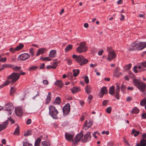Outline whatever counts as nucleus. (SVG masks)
<instances>
[{
  "label": "nucleus",
  "mask_w": 146,
  "mask_h": 146,
  "mask_svg": "<svg viewBox=\"0 0 146 146\" xmlns=\"http://www.w3.org/2000/svg\"><path fill=\"white\" fill-rule=\"evenodd\" d=\"M133 83L134 85L139 90L142 92L145 91L146 85L143 82L137 79H134L133 80Z\"/></svg>",
  "instance_id": "nucleus-1"
},
{
  "label": "nucleus",
  "mask_w": 146,
  "mask_h": 146,
  "mask_svg": "<svg viewBox=\"0 0 146 146\" xmlns=\"http://www.w3.org/2000/svg\"><path fill=\"white\" fill-rule=\"evenodd\" d=\"M49 114L54 119H56L58 118L57 114L58 111L55 108L52 106H50L49 108Z\"/></svg>",
  "instance_id": "nucleus-2"
},
{
  "label": "nucleus",
  "mask_w": 146,
  "mask_h": 146,
  "mask_svg": "<svg viewBox=\"0 0 146 146\" xmlns=\"http://www.w3.org/2000/svg\"><path fill=\"white\" fill-rule=\"evenodd\" d=\"M107 50L108 52V57L106 58L107 60L111 61L116 58V54L111 47H108Z\"/></svg>",
  "instance_id": "nucleus-3"
},
{
  "label": "nucleus",
  "mask_w": 146,
  "mask_h": 146,
  "mask_svg": "<svg viewBox=\"0 0 146 146\" xmlns=\"http://www.w3.org/2000/svg\"><path fill=\"white\" fill-rule=\"evenodd\" d=\"M87 48L86 46V43L84 42H82L80 43L79 46L77 47L76 49L77 52L79 53H82L86 51Z\"/></svg>",
  "instance_id": "nucleus-4"
},
{
  "label": "nucleus",
  "mask_w": 146,
  "mask_h": 146,
  "mask_svg": "<svg viewBox=\"0 0 146 146\" xmlns=\"http://www.w3.org/2000/svg\"><path fill=\"white\" fill-rule=\"evenodd\" d=\"M20 77V74L19 73H13L11 75L7 77L8 79H11V82L13 84L14 82L17 81L19 78Z\"/></svg>",
  "instance_id": "nucleus-5"
},
{
  "label": "nucleus",
  "mask_w": 146,
  "mask_h": 146,
  "mask_svg": "<svg viewBox=\"0 0 146 146\" xmlns=\"http://www.w3.org/2000/svg\"><path fill=\"white\" fill-rule=\"evenodd\" d=\"M76 60L80 66L83 65L88 62V60L82 55L78 56Z\"/></svg>",
  "instance_id": "nucleus-6"
},
{
  "label": "nucleus",
  "mask_w": 146,
  "mask_h": 146,
  "mask_svg": "<svg viewBox=\"0 0 146 146\" xmlns=\"http://www.w3.org/2000/svg\"><path fill=\"white\" fill-rule=\"evenodd\" d=\"M132 46L136 47L139 50H142L146 46V43L145 42L139 43L134 42L133 43Z\"/></svg>",
  "instance_id": "nucleus-7"
},
{
  "label": "nucleus",
  "mask_w": 146,
  "mask_h": 146,
  "mask_svg": "<svg viewBox=\"0 0 146 146\" xmlns=\"http://www.w3.org/2000/svg\"><path fill=\"white\" fill-rule=\"evenodd\" d=\"M63 115L64 116L68 115L70 111V106L69 104H66L62 109Z\"/></svg>",
  "instance_id": "nucleus-8"
},
{
  "label": "nucleus",
  "mask_w": 146,
  "mask_h": 146,
  "mask_svg": "<svg viewBox=\"0 0 146 146\" xmlns=\"http://www.w3.org/2000/svg\"><path fill=\"white\" fill-rule=\"evenodd\" d=\"M30 55L27 53H25L20 54L18 57V59L20 61H24L29 58Z\"/></svg>",
  "instance_id": "nucleus-9"
},
{
  "label": "nucleus",
  "mask_w": 146,
  "mask_h": 146,
  "mask_svg": "<svg viewBox=\"0 0 146 146\" xmlns=\"http://www.w3.org/2000/svg\"><path fill=\"white\" fill-rule=\"evenodd\" d=\"M74 135V133H73L66 132L65 133V137L66 140L68 141H71L72 140Z\"/></svg>",
  "instance_id": "nucleus-10"
},
{
  "label": "nucleus",
  "mask_w": 146,
  "mask_h": 146,
  "mask_svg": "<svg viewBox=\"0 0 146 146\" xmlns=\"http://www.w3.org/2000/svg\"><path fill=\"white\" fill-rule=\"evenodd\" d=\"M5 110L8 111H12L13 110L14 107L13 104L10 103H8L3 108Z\"/></svg>",
  "instance_id": "nucleus-11"
},
{
  "label": "nucleus",
  "mask_w": 146,
  "mask_h": 146,
  "mask_svg": "<svg viewBox=\"0 0 146 146\" xmlns=\"http://www.w3.org/2000/svg\"><path fill=\"white\" fill-rule=\"evenodd\" d=\"M93 124L92 121L89 120L88 122L87 121H85L84 125V128L85 130H87L89 128L91 127Z\"/></svg>",
  "instance_id": "nucleus-12"
},
{
  "label": "nucleus",
  "mask_w": 146,
  "mask_h": 146,
  "mask_svg": "<svg viewBox=\"0 0 146 146\" xmlns=\"http://www.w3.org/2000/svg\"><path fill=\"white\" fill-rule=\"evenodd\" d=\"M15 111L16 114L18 116L21 115L23 113V110L21 107H17L15 108Z\"/></svg>",
  "instance_id": "nucleus-13"
},
{
  "label": "nucleus",
  "mask_w": 146,
  "mask_h": 146,
  "mask_svg": "<svg viewBox=\"0 0 146 146\" xmlns=\"http://www.w3.org/2000/svg\"><path fill=\"white\" fill-rule=\"evenodd\" d=\"M83 135L82 133L78 134L74 137V142L75 143H77L83 137Z\"/></svg>",
  "instance_id": "nucleus-14"
},
{
  "label": "nucleus",
  "mask_w": 146,
  "mask_h": 146,
  "mask_svg": "<svg viewBox=\"0 0 146 146\" xmlns=\"http://www.w3.org/2000/svg\"><path fill=\"white\" fill-rule=\"evenodd\" d=\"M116 85V89L115 92V98L117 100H119V93L120 92V86L118 84H117Z\"/></svg>",
  "instance_id": "nucleus-15"
},
{
  "label": "nucleus",
  "mask_w": 146,
  "mask_h": 146,
  "mask_svg": "<svg viewBox=\"0 0 146 146\" xmlns=\"http://www.w3.org/2000/svg\"><path fill=\"white\" fill-rule=\"evenodd\" d=\"M46 50V49L45 48H39L37 51V53L36 56H38L40 54H43L45 52Z\"/></svg>",
  "instance_id": "nucleus-16"
},
{
  "label": "nucleus",
  "mask_w": 146,
  "mask_h": 146,
  "mask_svg": "<svg viewBox=\"0 0 146 146\" xmlns=\"http://www.w3.org/2000/svg\"><path fill=\"white\" fill-rule=\"evenodd\" d=\"M8 123L7 120L5 121L3 124H0V131L5 129L7 127Z\"/></svg>",
  "instance_id": "nucleus-17"
},
{
  "label": "nucleus",
  "mask_w": 146,
  "mask_h": 146,
  "mask_svg": "<svg viewBox=\"0 0 146 146\" xmlns=\"http://www.w3.org/2000/svg\"><path fill=\"white\" fill-rule=\"evenodd\" d=\"M51 93L49 92L48 93L47 98L45 100V104H48L51 101Z\"/></svg>",
  "instance_id": "nucleus-18"
},
{
  "label": "nucleus",
  "mask_w": 146,
  "mask_h": 146,
  "mask_svg": "<svg viewBox=\"0 0 146 146\" xmlns=\"http://www.w3.org/2000/svg\"><path fill=\"white\" fill-rule=\"evenodd\" d=\"M56 51L54 50H51L49 53V56L50 58H54L56 55Z\"/></svg>",
  "instance_id": "nucleus-19"
},
{
  "label": "nucleus",
  "mask_w": 146,
  "mask_h": 146,
  "mask_svg": "<svg viewBox=\"0 0 146 146\" xmlns=\"http://www.w3.org/2000/svg\"><path fill=\"white\" fill-rule=\"evenodd\" d=\"M70 90L73 94L78 92L80 91V89L79 87H73L70 89Z\"/></svg>",
  "instance_id": "nucleus-20"
},
{
  "label": "nucleus",
  "mask_w": 146,
  "mask_h": 146,
  "mask_svg": "<svg viewBox=\"0 0 146 146\" xmlns=\"http://www.w3.org/2000/svg\"><path fill=\"white\" fill-rule=\"evenodd\" d=\"M90 132H88L86 135L84 137V140L85 141H87L90 140L91 139V137L90 136Z\"/></svg>",
  "instance_id": "nucleus-21"
},
{
  "label": "nucleus",
  "mask_w": 146,
  "mask_h": 146,
  "mask_svg": "<svg viewBox=\"0 0 146 146\" xmlns=\"http://www.w3.org/2000/svg\"><path fill=\"white\" fill-rule=\"evenodd\" d=\"M115 87L113 86H111L110 89H109V94L112 95H114V92H115Z\"/></svg>",
  "instance_id": "nucleus-22"
},
{
  "label": "nucleus",
  "mask_w": 146,
  "mask_h": 146,
  "mask_svg": "<svg viewBox=\"0 0 146 146\" xmlns=\"http://www.w3.org/2000/svg\"><path fill=\"white\" fill-rule=\"evenodd\" d=\"M85 89L86 92L89 94L91 92L92 88L90 86L87 85Z\"/></svg>",
  "instance_id": "nucleus-23"
},
{
  "label": "nucleus",
  "mask_w": 146,
  "mask_h": 146,
  "mask_svg": "<svg viewBox=\"0 0 146 146\" xmlns=\"http://www.w3.org/2000/svg\"><path fill=\"white\" fill-rule=\"evenodd\" d=\"M80 72V71L78 69H74L73 70V74L74 77H76L77 76Z\"/></svg>",
  "instance_id": "nucleus-24"
},
{
  "label": "nucleus",
  "mask_w": 146,
  "mask_h": 146,
  "mask_svg": "<svg viewBox=\"0 0 146 146\" xmlns=\"http://www.w3.org/2000/svg\"><path fill=\"white\" fill-rule=\"evenodd\" d=\"M55 84L58 87L61 88L63 86V83L60 80H57L55 82Z\"/></svg>",
  "instance_id": "nucleus-25"
},
{
  "label": "nucleus",
  "mask_w": 146,
  "mask_h": 146,
  "mask_svg": "<svg viewBox=\"0 0 146 146\" xmlns=\"http://www.w3.org/2000/svg\"><path fill=\"white\" fill-rule=\"evenodd\" d=\"M139 112V109L137 107L134 108L131 111L132 113H137Z\"/></svg>",
  "instance_id": "nucleus-26"
},
{
  "label": "nucleus",
  "mask_w": 146,
  "mask_h": 146,
  "mask_svg": "<svg viewBox=\"0 0 146 146\" xmlns=\"http://www.w3.org/2000/svg\"><path fill=\"white\" fill-rule=\"evenodd\" d=\"M24 47V45L21 43H20L19 45L16 46L15 48L17 51H19L22 49Z\"/></svg>",
  "instance_id": "nucleus-27"
},
{
  "label": "nucleus",
  "mask_w": 146,
  "mask_h": 146,
  "mask_svg": "<svg viewBox=\"0 0 146 146\" xmlns=\"http://www.w3.org/2000/svg\"><path fill=\"white\" fill-rule=\"evenodd\" d=\"M23 146H32V145L29 143L27 140L25 139L23 142Z\"/></svg>",
  "instance_id": "nucleus-28"
},
{
  "label": "nucleus",
  "mask_w": 146,
  "mask_h": 146,
  "mask_svg": "<svg viewBox=\"0 0 146 146\" xmlns=\"http://www.w3.org/2000/svg\"><path fill=\"white\" fill-rule=\"evenodd\" d=\"M16 90V88L14 87H11L10 90V94L12 95L15 92Z\"/></svg>",
  "instance_id": "nucleus-29"
},
{
  "label": "nucleus",
  "mask_w": 146,
  "mask_h": 146,
  "mask_svg": "<svg viewBox=\"0 0 146 146\" xmlns=\"http://www.w3.org/2000/svg\"><path fill=\"white\" fill-rule=\"evenodd\" d=\"M42 144L44 146H50V143L49 141H43Z\"/></svg>",
  "instance_id": "nucleus-30"
},
{
  "label": "nucleus",
  "mask_w": 146,
  "mask_h": 146,
  "mask_svg": "<svg viewBox=\"0 0 146 146\" xmlns=\"http://www.w3.org/2000/svg\"><path fill=\"white\" fill-rule=\"evenodd\" d=\"M140 146H145L146 145V140L144 139H141L140 142Z\"/></svg>",
  "instance_id": "nucleus-31"
},
{
  "label": "nucleus",
  "mask_w": 146,
  "mask_h": 146,
  "mask_svg": "<svg viewBox=\"0 0 146 146\" xmlns=\"http://www.w3.org/2000/svg\"><path fill=\"white\" fill-rule=\"evenodd\" d=\"M146 104V98H145L142 100L140 102V105L142 106H143L145 105Z\"/></svg>",
  "instance_id": "nucleus-32"
},
{
  "label": "nucleus",
  "mask_w": 146,
  "mask_h": 146,
  "mask_svg": "<svg viewBox=\"0 0 146 146\" xmlns=\"http://www.w3.org/2000/svg\"><path fill=\"white\" fill-rule=\"evenodd\" d=\"M38 67L36 66H32L29 68L28 69V70L30 71H33L34 70H36L37 69H38Z\"/></svg>",
  "instance_id": "nucleus-33"
},
{
  "label": "nucleus",
  "mask_w": 146,
  "mask_h": 146,
  "mask_svg": "<svg viewBox=\"0 0 146 146\" xmlns=\"http://www.w3.org/2000/svg\"><path fill=\"white\" fill-rule=\"evenodd\" d=\"M19 133V126H17V127L15 129L14 132V134L16 135H18Z\"/></svg>",
  "instance_id": "nucleus-34"
},
{
  "label": "nucleus",
  "mask_w": 146,
  "mask_h": 146,
  "mask_svg": "<svg viewBox=\"0 0 146 146\" xmlns=\"http://www.w3.org/2000/svg\"><path fill=\"white\" fill-rule=\"evenodd\" d=\"M101 92L104 94H107L108 92V91L106 87H103L101 90Z\"/></svg>",
  "instance_id": "nucleus-35"
},
{
  "label": "nucleus",
  "mask_w": 146,
  "mask_h": 146,
  "mask_svg": "<svg viewBox=\"0 0 146 146\" xmlns=\"http://www.w3.org/2000/svg\"><path fill=\"white\" fill-rule=\"evenodd\" d=\"M60 98L57 97L55 99L54 103L57 104H59L60 103Z\"/></svg>",
  "instance_id": "nucleus-36"
},
{
  "label": "nucleus",
  "mask_w": 146,
  "mask_h": 146,
  "mask_svg": "<svg viewBox=\"0 0 146 146\" xmlns=\"http://www.w3.org/2000/svg\"><path fill=\"white\" fill-rule=\"evenodd\" d=\"M132 134H134L135 137L139 133V131H136L135 129H133L132 130Z\"/></svg>",
  "instance_id": "nucleus-37"
},
{
  "label": "nucleus",
  "mask_w": 146,
  "mask_h": 146,
  "mask_svg": "<svg viewBox=\"0 0 146 146\" xmlns=\"http://www.w3.org/2000/svg\"><path fill=\"white\" fill-rule=\"evenodd\" d=\"M72 47V45H69L67 46L66 48H65V50L66 52H67L70 50H71Z\"/></svg>",
  "instance_id": "nucleus-38"
},
{
  "label": "nucleus",
  "mask_w": 146,
  "mask_h": 146,
  "mask_svg": "<svg viewBox=\"0 0 146 146\" xmlns=\"http://www.w3.org/2000/svg\"><path fill=\"white\" fill-rule=\"evenodd\" d=\"M41 59L43 60V61H50L52 60V59H51L50 57H44L42 58H40Z\"/></svg>",
  "instance_id": "nucleus-39"
},
{
  "label": "nucleus",
  "mask_w": 146,
  "mask_h": 146,
  "mask_svg": "<svg viewBox=\"0 0 146 146\" xmlns=\"http://www.w3.org/2000/svg\"><path fill=\"white\" fill-rule=\"evenodd\" d=\"M29 52L31 54V56L32 57L33 56L34 54V52L33 50V48H31L29 50Z\"/></svg>",
  "instance_id": "nucleus-40"
},
{
  "label": "nucleus",
  "mask_w": 146,
  "mask_h": 146,
  "mask_svg": "<svg viewBox=\"0 0 146 146\" xmlns=\"http://www.w3.org/2000/svg\"><path fill=\"white\" fill-rule=\"evenodd\" d=\"M32 134L31 131V130L28 131L26 132L25 133L24 136H28L31 135Z\"/></svg>",
  "instance_id": "nucleus-41"
},
{
  "label": "nucleus",
  "mask_w": 146,
  "mask_h": 146,
  "mask_svg": "<svg viewBox=\"0 0 146 146\" xmlns=\"http://www.w3.org/2000/svg\"><path fill=\"white\" fill-rule=\"evenodd\" d=\"M126 88V86L122 84L121 86V90L122 91V92H124Z\"/></svg>",
  "instance_id": "nucleus-42"
},
{
  "label": "nucleus",
  "mask_w": 146,
  "mask_h": 146,
  "mask_svg": "<svg viewBox=\"0 0 146 146\" xmlns=\"http://www.w3.org/2000/svg\"><path fill=\"white\" fill-rule=\"evenodd\" d=\"M57 62H54L53 63L52 65L51 66L52 68L53 69L55 68L57 66Z\"/></svg>",
  "instance_id": "nucleus-43"
},
{
  "label": "nucleus",
  "mask_w": 146,
  "mask_h": 146,
  "mask_svg": "<svg viewBox=\"0 0 146 146\" xmlns=\"http://www.w3.org/2000/svg\"><path fill=\"white\" fill-rule=\"evenodd\" d=\"M10 82L8 80L6 81L1 86H6L9 84Z\"/></svg>",
  "instance_id": "nucleus-44"
},
{
  "label": "nucleus",
  "mask_w": 146,
  "mask_h": 146,
  "mask_svg": "<svg viewBox=\"0 0 146 146\" xmlns=\"http://www.w3.org/2000/svg\"><path fill=\"white\" fill-rule=\"evenodd\" d=\"M106 111L108 113H110L111 112V108L109 107L106 109Z\"/></svg>",
  "instance_id": "nucleus-45"
},
{
  "label": "nucleus",
  "mask_w": 146,
  "mask_h": 146,
  "mask_svg": "<svg viewBox=\"0 0 146 146\" xmlns=\"http://www.w3.org/2000/svg\"><path fill=\"white\" fill-rule=\"evenodd\" d=\"M21 68V67L20 66H15L13 68V69L15 71H18Z\"/></svg>",
  "instance_id": "nucleus-46"
},
{
  "label": "nucleus",
  "mask_w": 146,
  "mask_h": 146,
  "mask_svg": "<svg viewBox=\"0 0 146 146\" xmlns=\"http://www.w3.org/2000/svg\"><path fill=\"white\" fill-rule=\"evenodd\" d=\"M9 51L10 52H12V53H13L16 51H17L15 50V48H14L13 47H11L10 48Z\"/></svg>",
  "instance_id": "nucleus-47"
},
{
  "label": "nucleus",
  "mask_w": 146,
  "mask_h": 146,
  "mask_svg": "<svg viewBox=\"0 0 146 146\" xmlns=\"http://www.w3.org/2000/svg\"><path fill=\"white\" fill-rule=\"evenodd\" d=\"M84 81L85 82L86 84H88L89 83V80L88 77L87 76L85 77L84 78Z\"/></svg>",
  "instance_id": "nucleus-48"
},
{
  "label": "nucleus",
  "mask_w": 146,
  "mask_h": 146,
  "mask_svg": "<svg viewBox=\"0 0 146 146\" xmlns=\"http://www.w3.org/2000/svg\"><path fill=\"white\" fill-rule=\"evenodd\" d=\"M131 66V64H127L125 66V68L127 70H128L130 68Z\"/></svg>",
  "instance_id": "nucleus-49"
},
{
  "label": "nucleus",
  "mask_w": 146,
  "mask_h": 146,
  "mask_svg": "<svg viewBox=\"0 0 146 146\" xmlns=\"http://www.w3.org/2000/svg\"><path fill=\"white\" fill-rule=\"evenodd\" d=\"M7 60V58L6 57L4 58H0V62H5Z\"/></svg>",
  "instance_id": "nucleus-50"
},
{
  "label": "nucleus",
  "mask_w": 146,
  "mask_h": 146,
  "mask_svg": "<svg viewBox=\"0 0 146 146\" xmlns=\"http://www.w3.org/2000/svg\"><path fill=\"white\" fill-rule=\"evenodd\" d=\"M2 67H4L5 68H9L10 67V66L9 64H3L2 65Z\"/></svg>",
  "instance_id": "nucleus-51"
},
{
  "label": "nucleus",
  "mask_w": 146,
  "mask_h": 146,
  "mask_svg": "<svg viewBox=\"0 0 146 146\" xmlns=\"http://www.w3.org/2000/svg\"><path fill=\"white\" fill-rule=\"evenodd\" d=\"M66 60L68 65H70L71 64L72 62L69 59H67Z\"/></svg>",
  "instance_id": "nucleus-52"
},
{
  "label": "nucleus",
  "mask_w": 146,
  "mask_h": 146,
  "mask_svg": "<svg viewBox=\"0 0 146 146\" xmlns=\"http://www.w3.org/2000/svg\"><path fill=\"white\" fill-rule=\"evenodd\" d=\"M141 64L142 66L146 68V62H141Z\"/></svg>",
  "instance_id": "nucleus-53"
},
{
  "label": "nucleus",
  "mask_w": 146,
  "mask_h": 146,
  "mask_svg": "<svg viewBox=\"0 0 146 146\" xmlns=\"http://www.w3.org/2000/svg\"><path fill=\"white\" fill-rule=\"evenodd\" d=\"M40 138L38 137L36 139L35 142L37 143H40Z\"/></svg>",
  "instance_id": "nucleus-54"
},
{
  "label": "nucleus",
  "mask_w": 146,
  "mask_h": 146,
  "mask_svg": "<svg viewBox=\"0 0 146 146\" xmlns=\"http://www.w3.org/2000/svg\"><path fill=\"white\" fill-rule=\"evenodd\" d=\"M108 102V101L107 100H104L103 102L102 105L103 106H105L106 105V104Z\"/></svg>",
  "instance_id": "nucleus-55"
},
{
  "label": "nucleus",
  "mask_w": 146,
  "mask_h": 146,
  "mask_svg": "<svg viewBox=\"0 0 146 146\" xmlns=\"http://www.w3.org/2000/svg\"><path fill=\"white\" fill-rule=\"evenodd\" d=\"M42 82H43V84H45L46 85H47L48 84V82L47 80H44Z\"/></svg>",
  "instance_id": "nucleus-56"
},
{
  "label": "nucleus",
  "mask_w": 146,
  "mask_h": 146,
  "mask_svg": "<svg viewBox=\"0 0 146 146\" xmlns=\"http://www.w3.org/2000/svg\"><path fill=\"white\" fill-rule=\"evenodd\" d=\"M31 122V120L30 119H28L27 120L26 123L27 124H30Z\"/></svg>",
  "instance_id": "nucleus-57"
},
{
  "label": "nucleus",
  "mask_w": 146,
  "mask_h": 146,
  "mask_svg": "<svg viewBox=\"0 0 146 146\" xmlns=\"http://www.w3.org/2000/svg\"><path fill=\"white\" fill-rule=\"evenodd\" d=\"M141 117L143 119H145L146 118V113H143L141 115Z\"/></svg>",
  "instance_id": "nucleus-58"
},
{
  "label": "nucleus",
  "mask_w": 146,
  "mask_h": 146,
  "mask_svg": "<svg viewBox=\"0 0 146 146\" xmlns=\"http://www.w3.org/2000/svg\"><path fill=\"white\" fill-rule=\"evenodd\" d=\"M44 67V63L42 64L40 66L39 69H43Z\"/></svg>",
  "instance_id": "nucleus-59"
},
{
  "label": "nucleus",
  "mask_w": 146,
  "mask_h": 146,
  "mask_svg": "<svg viewBox=\"0 0 146 146\" xmlns=\"http://www.w3.org/2000/svg\"><path fill=\"white\" fill-rule=\"evenodd\" d=\"M104 51L102 50H100L98 52V54L100 56L103 53V52Z\"/></svg>",
  "instance_id": "nucleus-60"
},
{
  "label": "nucleus",
  "mask_w": 146,
  "mask_h": 146,
  "mask_svg": "<svg viewBox=\"0 0 146 146\" xmlns=\"http://www.w3.org/2000/svg\"><path fill=\"white\" fill-rule=\"evenodd\" d=\"M8 120H10L12 122V123H14L15 122L12 119L11 117H8Z\"/></svg>",
  "instance_id": "nucleus-61"
},
{
  "label": "nucleus",
  "mask_w": 146,
  "mask_h": 146,
  "mask_svg": "<svg viewBox=\"0 0 146 146\" xmlns=\"http://www.w3.org/2000/svg\"><path fill=\"white\" fill-rule=\"evenodd\" d=\"M97 65V64H90V67L94 68V67L96 66Z\"/></svg>",
  "instance_id": "nucleus-62"
},
{
  "label": "nucleus",
  "mask_w": 146,
  "mask_h": 146,
  "mask_svg": "<svg viewBox=\"0 0 146 146\" xmlns=\"http://www.w3.org/2000/svg\"><path fill=\"white\" fill-rule=\"evenodd\" d=\"M137 68V66H135L133 68V69L134 70V72L135 73H137L138 72V71L136 70Z\"/></svg>",
  "instance_id": "nucleus-63"
},
{
  "label": "nucleus",
  "mask_w": 146,
  "mask_h": 146,
  "mask_svg": "<svg viewBox=\"0 0 146 146\" xmlns=\"http://www.w3.org/2000/svg\"><path fill=\"white\" fill-rule=\"evenodd\" d=\"M67 76L68 77H70L71 78H72V72H69L68 73V74Z\"/></svg>",
  "instance_id": "nucleus-64"
}]
</instances>
